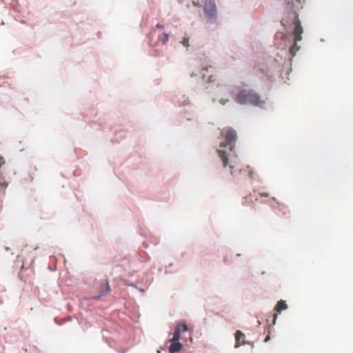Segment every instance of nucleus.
Returning <instances> with one entry per match:
<instances>
[{"label": "nucleus", "mask_w": 353, "mask_h": 353, "mask_svg": "<svg viewBox=\"0 0 353 353\" xmlns=\"http://www.w3.org/2000/svg\"><path fill=\"white\" fill-rule=\"evenodd\" d=\"M288 305L283 300L278 301L277 304L275 306V310L278 312H281L283 310L287 309Z\"/></svg>", "instance_id": "8"}, {"label": "nucleus", "mask_w": 353, "mask_h": 353, "mask_svg": "<svg viewBox=\"0 0 353 353\" xmlns=\"http://www.w3.org/2000/svg\"><path fill=\"white\" fill-rule=\"evenodd\" d=\"M255 192H253V194H250L248 196H246L243 198V205L249 204L250 203L253 202V199L255 201H257V198H254V194Z\"/></svg>", "instance_id": "9"}, {"label": "nucleus", "mask_w": 353, "mask_h": 353, "mask_svg": "<svg viewBox=\"0 0 353 353\" xmlns=\"http://www.w3.org/2000/svg\"><path fill=\"white\" fill-rule=\"evenodd\" d=\"M189 37H185L183 39V41H181L182 44L183 45V46L185 47H188L190 45H189Z\"/></svg>", "instance_id": "12"}, {"label": "nucleus", "mask_w": 353, "mask_h": 353, "mask_svg": "<svg viewBox=\"0 0 353 353\" xmlns=\"http://www.w3.org/2000/svg\"><path fill=\"white\" fill-rule=\"evenodd\" d=\"M188 331L190 332V336H192L193 331L192 330H190L184 322L181 321L176 323V327L174 328L173 336L168 341L169 343H171L170 345L169 346L170 353H175L181 350L182 344L179 342V340L181 338V335L182 333ZM190 341H192V336H190Z\"/></svg>", "instance_id": "3"}, {"label": "nucleus", "mask_w": 353, "mask_h": 353, "mask_svg": "<svg viewBox=\"0 0 353 353\" xmlns=\"http://www.w3.org/2000/svg\"><path fill=\"white\" fill-rule=\"evenodd\" d=\"M110 288L109 286V283L108 281H104V282L100 286V296H103L108 294V292L110 291Z\"/></svg>", "instance_id": "7"}, {"label": "nucleus", "mask_w": 353, "mask_h": 353, "mask_svg": "<svg viewBox=\"0 0 353 353\" xmlns=\"http://www.w3.org/2000/svg\"><path fill=\"white\" fill-rule=\"evenodd\" d=\"M259 194L261 196H263V197H268L270 196V194L268 193H266V192H260V193H259Z\"/></svg>", "instance_id": "13"}, {"label": "nucleus", "mask_w": 353, "mask_h": 353, "mask_svg": "<svg viewBox=\"0 0 353 353\" xmlns=\"http://www.w3.org/2000/svg\"><path fill=\"white\" fill-rule=\"evenodd\" d=\"M208 81L211 82V81H214V79H212V76H210V77H209V79H208Z\"/></svg>", "instance_id": "18"}, {"label": "nucleus", "mask_w": 353, "mask_h": 353, "mask_svg": "<svg viewBox=\"0 0 353 353\" xmlns=\"http://www.w3.org/2000/svg\"><path fill=\"white\" fill-rule=\"evenodd\" d=\"M221 135L224 137L225 141L221 142L219 145L220 149L217 150L219 157L222 161L223 166L225 168L228 165L229 166V172L231 175L234 174V169L236 168V163L232 161L229 163L228 154L222 148H225L227 145H230V151L233 150V143L236 141L237 136L236 131L232 128H229L225 132H221Z\"/></svg>", "instance_id": "1"}, {"label": "nucleus", "mask_w": 353, "mask_h": 353, "mask_svg": "<svg viewBox=\"0 0 353 353\" xmlns=\"http://www.w3.org/2000/svg\"><path fill=\"white\" fill-rule=\"evenodd\" d=\"M297 42H295L294 41V45L290 48V53L291 54V55L292 57H294L295 54H296V52L299 50V47L297 46V44H296Z\"/></svg>", "instance_id": "10"}, {"label": "nucleus", "mask_w": 353, "mask_h": 353, "mask_svg": "<svg viewBox=\"0 0 353 353\" xmlns=\"http://www.w3.org/2000/svg\"><path fill=\"white\" fill-rule=\"evenodd\" d=\"M277 316H278V315H277V314H276V313H274V315H273V318H274V319H273V324H275V322H276V318H277Z\"/></svg>", "instance_id": "14"}, {"label": "nucleus", "mask_w": 353, "mask_h": 353, "mask_svg": "<svg viewBox=\"0 0 353 353\" xmlns=\"http://www.w3.org/2000/svg\"><path fill=\"white\" fill-rule=\"evenodd\" d=\"M203 10L209 19H214L216 16V7L214 0H205Z\"/></svg>", "instance_id": "4"}, {"label": "nucleus", "mask_w": 353, "mask_h": 353, "mask_svg": "<svg viewBox=\"0 0 353 353\" xmlns=\"http://www.w3.org/2000/svg\"><path fill=\"white\" fill-rule=\"evenodd\" d=\"M303 32V30L301 26V21L299 19H296L294 22V29L293 31L295 42L300 41L302 39L301 34Z\"/></svg>", "instance_id": "5"}, {"label": "nucleus", "mask_w": 353, "mask_h": 353, "mask_svg": "<svg viewBox=\"0 0 353 353\" xmlns=\"http://www.w3.org/2000/svg\"><path fill=\"white\" fill-rule=\"evenodd\" d=\"M249 174H250V176L252 177V174H253V172L252 171H250L249 172Z\"/></svg>", "instance_id": "20"}, {"label": "nucleus", "mask_w": 353, "mask_h": 353, "mask_svg": "<svg viewBox=\"0 0 353 353\" xmlns=\"http://www.w3.org/2000/svg\"><path fill=\"white\" fill-rule=\"evenodd\" d=\"M228 101V100H226V101H225V100H221V101H220V103H221V104H223V105H225V103H226Z\"/></svg>", "instance_id": "17"}, {"label": "nucleus", "mask_w": 353, "mask_h": 353, "mask_svg": "<svg viewBox=\"0 0 353 353\" xmlns=\"http://www.w3.org/2000/svg\"><path fill=\"white\" fill-rule=\"evenodd\" d=\"M156 28H159V29H162V28H163V26L160 24V23H158V24H157Z\"/></svg>", "instance_id": "16"}, {"label": "nucleus", "mask_w": 353, "mask_h": 353, "mask_svg": "<svg viewBox=\"0 0 353 353\" xmlns=\"http://www.w3.org/2000/svg\"><path fill=\"white\" fill-rule=\"evenodd\" d=\"M192 2L194 6H198L199 4V0H193Z\"/></svg>", "instance_id": "15"}, {"label": "nucleus", "mask_w": 353, "mask_h": 353, "mask_svg": "<svg viewBox=\"0 0 353 353\" xmlns=\"http://www.w3.org/2000/svg\"><path fill=\"white\" fill-rule=\"evenodd\" d=\"M245 334L240 330H237L235 333V345L234 347L236 348H238L242 345H244L245 343Z\"/></svg>", "instance_id": "6"}, {"label": "nucleus", "mask_w": 353, "mask_h": 353, "mask_svg": "<svg viewBox=\"0 0 353 353\" xmlns=\"http://www.w3.org/2000/svg\"><path fill=\"white\" fill-rule=\"evenodd\" d=\"M169 34L168 33H163L159 37V41L162 42L163 44H165L168 41Z\"/></svg>", "instance_id": "11"}, {"label": "nucleus", "mask_w": 353, "mask_h": 353, "mask_svg": "<svg viewBox=\"0 0 353 353\" xmlns=\"http://www.w3.org/2000/svg\"><path fill=\"white\" fill-rule=\"evenodd\" d=\"M234 101L239 104H251L255 106H262L265 101L253 90L242 89L234 97Z\"/></svg>", "instance_id": "2"}, {"label": "nucleus", "mask_w": 353, "mask_h": 353, "mask_svg": "<svg viewBox=\"0 0 353 353\" xmlns=\"http://www.w3.org/2000/svg\"><path fill=\"white\" fill-rule=\"evenodd\" d=\"M269 339H270V336H268L265 338V341L266 342V341H268Z\"/></svg>", "instance_id": "19"}]
</instances>
